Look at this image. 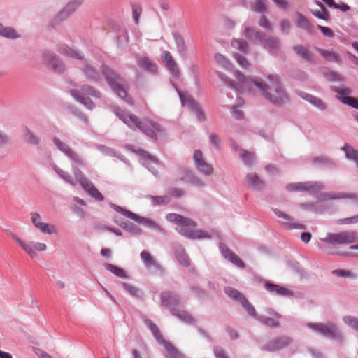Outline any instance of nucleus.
Masks as SVG:
<instances>
[{
    "label": "nucleus",
    "instance_id": "obj_1",
    "mask_svg": "<svg viewBox=\"0 0 358 358\" xmlns=\"http://www.w3.org/2000/svg\"><path fill=\"white\" fill-rule=\"evenodd\" d=\"M114 111L116 116L133 130L138 129L154 139L166 136L165 129L157 122L150 119L141 120L136 115L120 108H116Z\"/></svg>",
    "mask_w": 358,
    "mask_h": 358
},
{
    "label": "nucleus",
    "instance_id": "obj_2",
    "mask_svg": "<svg viewBox=\"0 0 358 358\" xmlns=\"http://www.w3.org/2000/svg\"><path fill=\"white\" fill-rule=\"evenodd\" d=\"M166 219L171 222L177 224L178 225L176 229L178 231L188 238L196 239L210 237L207 232L196 229V223L189 218L176 213H169L166 215Z\"/></svg>",
    "mask_w": 358,
    "mask_h": 358
},
{
    "label": "nucleus",
    "instance_id": "obj_3",
    "mask_svg": "<svg viewBox=\"0 0 358 358\" xmlns=\"http://www.w3.org/2000/svg\"><path fill=\"white\" fill-rule=\"evenodd\" d=\"M102 73L106 76L108 83L117 96L127 103L133 105L134 101L127 94L124 80L117 73L106 66H102Z\"/></svg>",
    "mask_w": 358,
    "mask_h": 358
},
{
    "label": "nucleus",
    "instance_id": "obj_4",
    "mask_svg": "<svg viewBox=\"0 0 358 358\" xmlns=\"http://www.w3.org/2000/svg\"><path fill=\"white\" fill-rule=\"evenodd\" d=\"M11 237L21 247L22 250L31 258L36 257V251L42 252L47 250V245L44 243L34 241H24L15 234H11Z\"/></svg>",
    "mask_w": 358,
    "mask_h": 358
},
{
    "label": "nucleus",
    "instance_id": "obj_5",
    "mask_svg": "<svg viewBox=\"0 0 358 358\" xmlns=\"http://www.w3.org/2000/svg\"><path fill=\"white\" fill-rule=\"evenodd\" d=\"M288 100L287 95L281 86L277 76H270V101L275 104H282Z\"/></svg>",
    "mask_w": 358,
    "mask_h": 358
},
{
    "label": "nucleus",
    "instance_id": "obj_6",
    "mask_svg": "<svg viewBox=\"0 0 358 358\" xmlns=\"http://www.w3.org/2000/svg\"><path fill=\"white\" fill-rule=\"evenodd\" d=\"M146 324L158 342L163 344L165 348V355L167 358H181L178 350L169 343L166 342L160 333L159 328L150 320H147Z\"/></svg>",
    "mask_w": 358,
    "mask_h": 358
},
{
    "label": "nucleus",
    "instance_id": "obj_7",
    "mask_svg": "<svg viewBox=\"0 0 358 358\" xmlns=\"http://www.w3.org/2000/svg\"><path fill=\"white\" fill-rule=\"evenodd\" d=\"M323 241L329 244H348L358 241V235L357 233L348 231L339 234H329Z\"/></svg>",
    "mask_w": 358,
    "mask_h": 358
},
{
    "label": "nucleus",
    "instance_id": "obj_8",
    "mask_svg": "<svg viewBox=\"0 0 358 358\" xmlns=\"http://www.w3.org/2000/svg\"><path fill=\"white\" fill-rule=\"evenodd\" d=\"M81 90L82 92L80 93L78 90H71V94L77 101L83 103L87 108L92 109L94 107L92 101L90 100V99L86 97L85 96L92 95L98 96L99 93L96 92L92 87L88 85H83L81 88Z\"/></svg>",
    "mask_w": 358,
    "mask_h": 358
},
{
    "label": "nucleus",
    "instance_id": "obj_9",
    "mask_svg": "<svg viewBox=\"0 0 358 358\" xmlns=\"http://www.w3.org/2000/svg\"><path fill=\"white\" fill-rule=\"evenodd\" d=\"M218 77L226 84L236 89L238 91H243L244 89L249 87L250 80L239 71H234V76L238 80V82L231 81L226 75L221 72H217Z\"/></svg>",
    "mask_w": 358,
    "mask_h": 358
},
{
    "label": "nucleus",
    "instance_id": "obj_10",
    "mask_svg": "<svg viewBox=\"0 0 358 358\" xmlns=\"http://www.w3.org/2000/svg\"><path fill=\"white\" fill-rule=\"evenodd\" d=\"M31 220L34 226L41 233L48 235L57 234V229L55 225L43 222L41 215L37 212L31 213Z\"/></svg>",
    "mask_w": 358,
    "mask_h": 358
},
{
    "label": "nucleus",
    "instance_id": "obj_11",
    "mask_svg": "<svg viewBox=\"0 0 358 358\" xmlns=\"http://www.w3.org/2000/svg\"><path fill=\"white\" fill-rule=\"evenodd\" d=\"M31 220L34 226L41 233L48 235L57 234V229L55 225L43 222L41 215L37 212L31 213Z\"/></svg>",
    "mask_w": 358,
    "mask_h": 358
},
{
    "label": "nucleus",
    "instance_id": "obj_12",
    "mask_svg": "<svg viewBox=\"0 0 358 358\" xmlns=\"http://www.w3.org/2000/svg\"><path fill=\"white\" fill-rule=\"evenodd\" d=\"M308 327L327 337L335 338L338 336L337 328L331 323H308Z\"/></svg>",
    "mask_w": 358,
    "mask_h": 358
},
{
    "label": "nucleus",
    "instance_id": "obj_13",
    "mask_svg": "<svg viewBox=\"0 0 358 358\" xmlns=\"http://www.w3.org/2000/svg\"><path fill=\"white\" fill-rule=\"evenodd\" d=\"M225 293L229 297L234 299L235 300L238 301L243 306V307L247 310L249 315H250L251 316L255 315V310L254 307L238 290L231 287H226Z\"/></svg>",
    "mask_w": 358,
    "mask_h": 358
},
{
    "label": "nucleus",
    "instance_id": "obj_14",
    "mask_svg": "<svg viewBox=\"0 0 358 358\" xmlns=\"http://www.w3.org/2000/svg\"><path fill=\"white\" fill-rule=\"evenodd\" d=\"M273 211L278 218L282 220L280 221V224L285 228L287 229H305V227L303 224L294 223L293 222V218L282 210L278 208H274L273 209Z\"/></svg>",
    "mask_w": 358,
    "mask_h": 358
},
{
    "label": "nucleus",
    "instance_id": "obj_15",
    "mask_svg": "<svg viewBox=\"0 0 358 358\" xmlns=\"http://www.w3.org/2000/svg\"><path fill=\"white\" fill-rule=\"evenodd\" d=\"M181 102L184 106H187L193 113H194L198 118L201 120L204 119L203 113L201 110L199 104L189 95L180 92Z\"/></svg>",
    "mask_w": 358,
    "mask_h": 358
},
{
    "label": "nucleus",
    "instance_id": "obj_16",
    "mask_svg": "<svg viewBox=\"0 0 358 358\" xmlns=\"http://www.w3.org/2000/svg\"><path fill=\"white\" fill-rule=\"evenodd\" d=\"M194 160L200 172L208 176L213 173V167L204 160L203 154L199 150L194 151Z\"/></svg>",
    "mask_w": 358,
    "mask_h": 358
},
{
    "label": "nucleus",
    "instance_id": "obj_17",
    "mask_svg": "<svg viewBox=\"0 0 358 358\" xmlns=\"http://www.w3.org/2000/svg\"><path fill=\"white\" fill-rule=\"evenodd\" d=\"M245 184L248 187L255 190H261L264 187V182L262 179L256 173H249L246 175Z\"/></svg>",
    "mask_w": 358,
    "mask_h": 358
},
{
    "label": "nucleus",
    "instance_id": "obj_18",
    "mask_svg": "<svg viewBox=\"0 0 358 358\" xmlns=\"http://www.w3.org/2000/svg\"><path fill=\"white\" fill-rule=\"evenodd\" d=\"M44 62L52 68L55 72L61 73L64 67L62 63L51 52H47L43 54Z\"/></svg>",
    "mask_w": 358,
    "mask_h": 358
},
{
    "label": "nucleus",
    "instance_id": "obj_19",
    "mask_svg": "<svg viewBox=\"0 0 358 358\" xmlns=\"http://www.w3.org/2000/svg\"><path fill=\"white\" fill-rule=\"evenodd\" d=\"M220 250L224 257L233 264L241 268H245V264L243 260L226 246L221 245Z\"/></svg>",
    "mask_w": 358,
    "mask_h": 358
},
{
    "label": "nucleus",
    "instance_id": "obj_20",
    "mask_svg": "<svg viewBox=\"0 0 358 358\" xmlns=\"http://www.w3.org/2000/svg\"><path fill=\"white\" fill-rule=\"evenodd\" d=\"M293 50L299 57L305 61L311 64L315 62L313 54L307 47H305L302 45H298L294 46Z\"/></svg>",
    "mask_w": 358,
    "mask_h": 358
},
{
    "label": "nucleus",
    "instance_id": "obj_21",
    "mask_svg": "<svg viewBox=\"0 0 358 358\" xmlns=\"http://www.w3.org/2000/svg\"><path fill=\"white\" fill-rule=\"evenodd\" d=\"M180 299L178 296L173 292H164L162 294V303L163 306L171 310L174 309L173 307L180 303Z\"/></svg>",
    "mask_w": 358,
    "mask_h": 358
},
{
    "label": "nucleus",
    "instance_id": "obj_22",
    "mask_svg": "<svg viewBox=\"0 0 358 358\" xmlns=\"http://www.w3.org/2000/svg\"><path fill=\"white\" fill-rule=\"evenodd\" d=\"M162 57L167 68L175 76H178L179 70L171 53L169 51H163L162 53Z\"/></svg>",
    "mask_w": 358,
    "mask_h": 358
},
{
    "label": "nucleus",
    "instance_id": "obj_23",
    "mask_svg": "<svg viewBox=\"0 0 358 358\" xmlns=\"http://www.w3.org/2000/svg\"><path fill=\"white\" fill-rule=\"evenodd\" d=\"M54 143L55 145L62 152L65 153L66 155H68L69 157L77 162L78 164H82V160L80 159V157L75 154L67 145L65 143L61 142L59 139L55 138Z\"/></svg>",
    "mask_w": 358,
    "mask_h": 358
},
{
    "label": "nucleus",
    "instance_id": "obj_24",
    "mask_svg": "<svg viewBox=\"0 0 358 358\" xmlns=\"http://www.w3.org/2000/svg\"><path fill=\"white\" fill-rule=\"evenodd\" d=\"M113 208H114L115 210L122 213L124 216L129 217L130 219H132L139 223H148V222L150 223V222H151L150 221H148L145 218L139 217L137 215L134 214V213H132L129 210L123 209L122 207H120L119 206L113 205Z\"/></svg>",
    "mask_w": 358,
    "mask_h": 358
},
{
    "label": "nucleus",
    "instance_id": "obj_25",
    "mask_svg": "<svg viewBox=\"0 0 358 358\" xmlns=\"http://www.w3.org/2000/svg\"><path fill=\"white\" fill-rule=\"evenodd\" d=\"M292 339L287 336H281L273 339L270 345V350H278L289 345Z\"/></svg>",
    "mask_w": 358,
    "mask_h": 358
},
{
    "label": "nucleus",
    "instance_id": "obj_26",
    "mask_svg": "<svg viewBox=\"0 0 358 358\" xmlns=\"http://www.w3.org/2000/svg\"><path fill=\"white\" fill-rule=\"evenodd\" d=\"M238 152L240 158L246 166H252L255 164V157L253 152L243 149L239 150Z\"/></svg>",
    "mask_w": 358,
    "mask_h": 358
},
{
    "label": "nucleus",
    "instance_id": "obj_27",
    "mask_svg": "<svg viewBox=\"0 0 358 358\" xmlns=\"http://www.w3.org/2000/svg\"><path fill=\"white\" fill-rule=\"evenodd\" d=\"M82 187L94 198L98 201H103L104 197L101 193L89 180L83 183Z\"/></svg>",
    "mask_w": 358,
    "mask_h": 358
},
{
    "label": "nucleus",
    "instance_id": "obj_28",
    "mask_svg": "<svg viewBox=\"0 0 358 358\" xmlns=\"http://www.w3.org/2000/svg\"><path fill=\"white\" fill-rule=\"evenodd\" d=\"M80 6L79 1H69L65 8L59 13L58 17L61 20L66 18Z\"/></svg>",
    "mask_w": 358,
    "mask_h": 358
},
{
    "label": "nucleus",
    "instance_id": "obj_29",
    "mask_svg": "<svg viewBox=\"0 0 358 358\" xmlns=\"http://www.w3.org/2000/svg\"><path fill=\"white\" fill-rule=\"evenodd\" d=\"M60 52L62 54L74 58L76 59L82 60L83 59V55L78 51L72 49L66 45H63L60 48Z\"/></svg>",
    "mask_w": 358,
    "mask_h": 358
},
{
    "label": "nucleus",
    "instance_id": "obj_30",
    "mask_svg": "<svg viewBox=\"0 0 358 358\" xmlns=\"http://www.w3.org/2000/svg\"><path fill=\"white\" fill-rule=\"evenodd\" d=\"M245 36L254 42L262 43L264 41V36L261 33L256 31L252 28H246L245 30Z\"/></svg>",
    "mask_w": 358,
    "mask_h": 358
},
{
    "label": "nucleus",
    "instance_id": "obj_31",
    "mask_svg": "<svg viewBox=\"0 0 358 358\" xmlns=\"http://www.w3.org/2000/svg\"><path fill=\"white\" fill-rule=\"evenodd\" d=\"M138 64L140 67L151 72L157 71V66L145 57H140L137 59Z\"/></svg>",
    "mask_w": 358,
    "mask_h": 358
},
{
    "label": "nucleus",
    "instance_id": "obj_32",
    "mask_svg": "<svg viewBox=\"0 0 358 358\" xmlns=\"http://www.w3.org/2000/svg\"><path fill=\"white\" fill-rule=\"evenodd\" d=\"M103 266L107 271L111 272L117 277H119L120 278H127V275L126 272L122 268H121L115 265L106 263L103 264Z\"/></svg>",
    "mask_w": 358,
    "mask_h": 358
},
{
    "label": "nucleus",
    "instance_id": "obj_33",
    "mask_svg": "<svg viewBox=\"0 0 358 358\" xmlns=\"http://www.w3.org/2000/svg\"><path fill=\"white\" fill-rule=\"evenodd\" d=\"M342 150L345 152V157L349 159L353 160L358 166V151L347 143L344 145Z\"/></svg>",
    "mask_w": 358,
    "mask_h": 358
},
{
    "label": "nucleus",
    "instance_id": "obj_34",
    "mask_svg": "<svg viewBox=\"0 0 358 358\" xmlns=\"http://www.w3.org/2000/svg\"><path fill=\"white\" fill-rule=\"evenodd\" d=\"M176 257L183 266L188 267L190 266V259L183 248L176 251Z\"/></svg>",
    "mask_w": 358,
    "mask_h": 358
},
{
    "label": "nucleus",
    "instance_id": "obj_35",
    "mask_svg": "<svg viewBox=\"0 0 358 358\" xmlns=\"http://www.w3.org/2000/svg\"><path fill=\"white\" fill-rule=\"evenodd\" d=\"M317 50L327 61L334 62H339V57L336 52L321 48H317Z\"/></svg>",
    "mask_w": 358,
    "mask_h": 358
},
{
    "label": "nucleus",
    "instance_id": "obj_36",
    "mask_svg": "<svg viewBox=\"0 0 358 358\" xmlns=\"http://www.w3.org/2000/svg\"><path fill=\"white\" fill-rule=\"evenodd\" d=\"M85 76L92 80H98L100 78L99 73L95 71L93 66L86 64L83 69Z\"/></svg>",
    "mask_w": 358,
    "mask_h": 358
},
{
    "label": "nucleus",
    "instance_id": "obj_37",
    "mask_svg": "<svg viewBox=\"0 0 358 358\" xmlns=\"http://www.w3.org/2000/svg\"><path fill=\"white\" fill-rule=\"evenodd\" d=\"M301 96L320 109L324 110L326 108V105L320 99L305 93H301Z\"/></svg>",
    "mask_w": 358,
    "mask_h": 358
},
{
    "label": "nucleus",
    "instance_id": "obj_38",
    "mask_svg": "<svg viewBox=\"0 0 358 358\" xmlns=\"http://www.w3.org/2000/svg\"><path fill=\"white\" fill-rule=\"evenodd\" d=\"M270 292H273L277 295H280L282 296H287L292 295V292L289 289L283 287H280L279 285H276L271 283H270Z\"/></svg>",
    "mask_w": 358,
    "mask_h": 358
},
{
    "label": "nucleus",
    "instance_id": "obj_39",
    "mask_svg": "<svg viewBox=\"0 0 358 358\" xmlns=\"http://www.w3.org/2000/svg\"><path fill=\"white\" fill-rule=\"evenodd\" d=\"M313 188V185L310 182L290 184L287 187V189L289 191H305L310 190Z\"/></svg>",
    "mask_w": 358,
    "mask_h": 358
},
{
    "label": "nucleus",
    "instance_id": "obj_40",
    "mask_svg": "<svg viewBox=\"0 0 358 358\" xmlns=\"http://www.w3.org/2000/svg\"><path fill=\"white\" fill-rule=\"evenodd\" d=\"M171 313L173 315L178 317L181 320L185 322L192 323L194 322V318L186 311L185 310H179L173 309L171 310Z\"/></svg>",
    "mask_w": 358,
    "mask_h": 358
},
{
    "label": "nucleus",
    "instance_id": "obj_41",
    "mask_svg": "<svg viewBox=\"0 0 358 358\" xmlns=\"http://www.w3.org/2000/svg\"><path fill=\"white\" fill-rule=\"evenodd\" d=\"M171 313L173 315L178 317L181 320L185 322L192 323L194 322V318L186 311L185 310H179L173 309L171 310Z\"/></svg>",
    "mask_w": 358,
    "mask_h": 358
},
{
    "label": "nucleus",
    "instance_id": "obj_42",
    "mask_svg": "<svg viewBox=\"0 0 358 358\" xmlns=\"http://www.w3.org/2000/svg\"><path fill=\"white\" fill-rule=\"evenodd\" d=\"M141 258L143 260L145 265L148 267L156 266L157 262L153 257L146 250H143L141 253Z\"/></svg>",
    "mask_w": 358,
    "mask_h": 358
},
{
    "label": "nucleus",
    "instance_id": "obj_43",
    "mask_svg": "<svg viewBox=\"0 0 358 358\" xmlns=\"http://www.w3.org/2000/svg\"><path fill=\"white\" fill-rule=\"evenodd\" d=\"M122 286L131 296L139 297L141 296V292L140 289L135 285L128 282H122Z\"/></svg>",
    "mask_w": 358,
    "mask_h": 358
},
{
    "label": "nucleus",
    "instance_id": "obj_44",
    "mask_svg": "<svg viewBox=\"0 0 358 358\" xmlns=\"http://www.w3.org/2000/svg\"><path fill=\"white\" fill-rule=\"evenodd\" d=\"M0 35L11 39L19 37L15 30L10 27H3L1 24H0Z\"/></svg>",
    "mask_w": 358,
    "mask_h": 358
},
{
    "label": "nucleus",
    "instance_id": "obj_45",
    "mask_svg": "<svg viewBox=\"0 0 358 358\" xmlns=\"http://www.w3.org/2000/svg\"><path fill=\"white\" fill-rule=\"evenodd\" d=\"M297 26L299 28L303 29L306 31H310L312 28V24L303 15L300 13H297Z\"/></svg>",
    "mask_w": 358,
    "mask_h": 358
},
{
    "label": "nucleus",
    "instance_id": "obj_46",
    "mask_svg": "<svg viewBox=\"0 0 358 358\" xmlns=\"http://www.w3.org/2000/svg\"><path fill=\"white\" fill-rule=\"evenodd\" d=\"M250 80L258 88L259 93L264 95L266 94L268 86L264 80L256 77L250 78Z\"/></svg>",
    "mask_w": 358,
    "mask_h": 358
},
{
    "label": "nucleus",
    "instance_id": "obj_47",
    "mask_svg": "<svg viewBox=\"0 0 358 358\" xmlns=\"http://www.w3.org/2000/svg\"><path fill=\"white\" fill-rule=\"evenodd\" d=\"M341 101L343 103L352 106V108L358 109V99L351 96H341L339 97Z\"/></svg>",
    "mask_w": 358,
    "mask_h": 358
},
{
    "label": "nucleus",
    "instance_id": "obj_48",
    "mask_svg": "<svg viewBox=\"0 0 358 358\" xmlns=\"http://www.w3.org/2000/svg\"><path fill=\"white\" fill-rule=\"evenodd\" d=\"M24 138L25 141L29 144L38 145L39 143V138L29 130L24 134Z\"/></svg>",
    "mask_w": 358,
    "mask_h": 358
},
{
    "label": "nucleus",
    "instance_id": "obj_49",
    "mask_svg": "<svg viewBox=\"0 0 358 358\" xmlns=\"http://www.w3.org/2000/svg\"><path fill=\"white\" fill-rule=\"evenodd\" d=\"M319 6H320V9L313 10L312 11L313 15L319 19L325 20H327V18L329 17V15L326 10V9L322 4L320 3Z\"/></svg>",
    "mask_w": 358,
    "mask_h": 358
},
{
    "label": "nucleus",
    "instance_id": "obj_50",
    "mask_svg": "<svg viewBox=\"0 0 358 358\" xmlns=\"http://www.w3.org/2000/svg\"><path fill=\"white\" fill-rule=\"evenodd\" d=\"M329 7H334L336 8L340 9L341 10L345 12L350 9L349 6L345 4L343 1H338V3H336L335 1H325Z\"/></svg>",
    "mask_w": 358,
    "mask_h": 358
},
{
    "label": "nucleus",
    "instance_id": "obj_51",
    "mask_svg": "<svg viewBox=\"0 0 358 358\" xmlns=\"http://www.w3.org/2000/svg\"><path fill=\"white\" fill-rule=\"evenodd\" d=\"M234 57H235L236 60L237 61V62L238 63V64L242 68L245 69H248L250 68V63L243 56H241L239 54L235 53Z\"/></svg>",
    "mask_w": 358,
    "mask_h": 358
},
{
    "label": "nucleus",
    "instance_id": "obj_52",
    "mask_svg": "<svg viewBox=\"0 0 358 358\" xmlns=\"http://www.w3.org/2000/svg\"><path fill=\"white\" fill-rule=\"evenodd\" d=\"M215 59L217 61V62L218 64H220V65H222L224 68L229 69L231 64L227 60V59L225 57H224L222 55L219 54V53L216 54L215 56Z\"/></svg>",
    "mask_w": 358,
    "mask_h": 358
},
{
    "label": "nucleus",
    "instance_id": "obj_53",
    "mask_svg": "<svg viewBox=\"0 0 358 358\" xmlns=\"http://www.w3.org/2000/svg\"><path fill=\"white\" fill-rule=\"evenodd\" d=\"M232 45L239 49L240 50L245 52L247 50L248 45L247 43L242 39H236L232 41Z\"/></svg>",
    "mask_w": 358,
    "mask_h": 358
},
{
    "label": "nucleus",
    "instance_id": "obj_54",
    "mask_svg": "<svg viewBox=\"0 0 358 358\" xmlns=\"http://www.w3.org/2000/svg\"><path fill=\"white\" fill-rule=\"evenodd\" d=\"M344 322L351 326L358 332V320L350 316H346L343 318Z\"/></svg>",
    "mask_w": 358,
    "mask_h": 358
},
{
    "label": "nucleus",
    "instance_id": "obj_55",
    "mask_svg": "<svg viewBox=\"0 0 358 358\" xmlns=\"http://www.w3.org/2000/svg\"><path fill=\"white\" fill-rule=\"evenodd\" d=\"M73 173L77 180L80 182L81 185H83V183H85L88 181V179L85 178V176L83 175L81 171L79 170L78 168L74 169Z\"/></svg>",
    "mask_w": 358,
    "mask_h": 358
},
{
    "label": "nucleus",
    "instance_id": "obj_56",
    "mask_svg": "<svg viewBox=\"0 0 358 358\" xmlns=\"http://www.w3.org/2000/svg\"><path fill=\"white\" fill-rule=\"evenodd\" d=\"M280 318V316L277 313L270 311V327H278Z\"/></svg>",
    "mask_w": 358,
    "mask_h": 358
},
{
    "label": "nucleus",
    "instance_id": "obj_57",
    "mask_svg": "<svg viewBox=\"0 0 358 358\" xmlns=\"http://www.w3.org/2000/svg\"><path fill=\"white\" fill-rule=\"evenodd\" d=\"M153 204H162L168 202V199L165 196H147Z\"/></svg>",
    "mask_w": 358,
    "mask_h": 358
},
{
    "label": "nucleus",
    "instance_id": "obj_58",
    "mask_svg": "<svg viewBox=\"0 0 358 358\" xmlns=\"http://www.w3.org/2000/svg\"><path fill=\"white\" fill-rule=\"evenodd\" d=\"M329 199H341V198H348V199H353L358 200V196L353 194H343L338 193L336 195H329Z\"/></svg>",
    "mask_w": 358,
    "mask_h": 358
},
{
    "label": "nucleus",
    "instance_id": "obj_59",
    "mask_svg": "<svg viewBox=\"0 0 358 358\" xmlns=\"http://www.w3.org/2000/svg\"><path fill=\"white\" fill-rule=\"evenodd\" d=\"M142 13V8L138 5L133 6V18L136 24L138 23L139 17Z\"/></svg>",
    "mask_w": 358,
    "mask_h": 358
},
{
    "label": "nucleus",
    "instance_id": "obj_60",
    "mask_svg": "<svg viewBox=\"0 0 358 358\" xmlns=\"http://www.w3.org/2000/svg\"><path fill=\"white\" fill-rule=\"evenodd\" d=\"M252 7L255 12L262 13L266 10V6L264 1H256Z\"/></svg>",
    "mask_w": 358,
    "mask_h": 358
},
{
    "label": "nucleus",
    "instance_id": "obj_61",
    "mask_svg": "<svg viewBox=\"0 0 358 358\" xmlns=\"http://www.w3.org/2000/svg\"><path fill=\"white\" fill-rule=\"evenodd\" d=\"M214 354L216 358H229L225 351L220 347L214 348Z\"/></svg>",
    "mask_w": 358,
    "mask_h": 358
},
{
    "label": "nucleus",
    "instance_id": "obj_62",
    "mask_svg": "<svg viewBox=\"0 0 358 358\" xmlns=\"http://www.w3.org/2000/svg\"><path fill=\"white\" fill-rule=\"evenodd\" d=\"M57 173L64 179L67 182L73 185H76V182H74V181L73 180L72 178L68 175L66 173H65L64 171H62V170H57Z\"/></svg>",
    "mask_w": 358,
    "mask_h": 358
},
{
    "label": "nucleus",
    "instance_id": "obj_63",
    "mask_svg": "<svg viewBox=\"0 0 358 358\" xmlns=\"http://www.w3.org/2000/svg\"><path fill=\"white\" fill-rule=\"evenodd\" d=\"M334 274L341 277H354L355 275L350 271L346 270L337 269L333 271Z\"/></svg>",
    "mask_w": 358,
    "mask_h": 358
},
{
    "label": "nucleus",
    "instance_id": "obj_64",
    "mask_svg": "<svg viewBox=\"0 0 358 358\" xmlns=\"http://www.w3.org/2000/svg\"><path fill=\"white\" fill-rule=\"evenodd\" d=\"M317 29L319 30H320L325 36H328V37L334 36V33H333L332 30L329 27H323L321 25H317Z\"/></svg>",
    "mask_w": 358,
    "mask_h": 358
}]
</instances>
